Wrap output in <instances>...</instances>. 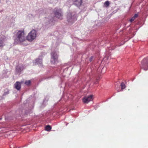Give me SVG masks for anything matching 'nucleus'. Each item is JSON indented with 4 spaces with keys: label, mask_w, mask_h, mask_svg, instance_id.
<instances>
[{
    "label": "nucleus",
    "mask_w": 148,
    "mask_h": 148,
    "mask_svg": "<svg viewBox=\"0 0 148 148\" xmlns=\"http://www.w3.org/2000/svg\"><path fill=\"white\" fill-rule=\"evenodd\" d=\"M14 37V40L15 42L21 43L25 41L26 40V38L24 29L17 30Z\"/></svg>",
    "instance_id": "1"
},
{
    "label": "nucleus",
    "mask_w": 148,
    "mask_h": 148,
    "mask_svg": "<svg viewBox=\"0 0 148 148\" xmlns=\"http://www.w3.org/2000/svg\"><path fill=\"white\" fill-rule=\"evenodd\" d=\"M36 37V32L34 29H33L28 34L26 39L29 41L31 42L34 40Z\"/></svg>",
    "instance_id": "2"
},
{
    "label": "nucleus",
    "mask_w": 148,
    "mask_h": 148,
    "mask_svg": "<svg viewBox=\"0 0 148 148\" xmlns=\"http://www.w3.org/2000/svg\"><path fill=\"white\" fill-rule=\"evenodd\" d=\"M141 67L145 70H148V58H145L142 61Z\"/></svg>",
    "instance_id": "3"
},
{
    "label": "nucleus",
    "mask_w": 148,
    "mask_h": 148,
    "mask_svg": "<svg viewBox=\"0 0 148 148\" xmlns=\"http://www.w3.org/2000/svg\"><path fill=\"white\" fill-rule=\"evenodd\" d=\"M53 12L57 18L60 19H62L63 15L61 9H55L54 10Z\"/></svg>",
    "instance_id": "4"
},
{
    "label": "nucleus",
    "mask_w": 148,
    "mask_h": 148,
    "mask_svg": "<svg viewBox=\"0 0 148 148\" xmlns=\"http://www.w3.org/2000/svg\"><path fill=\"white\" fill-rule=\"evenodd\" d=\"M51 62L52 63L54 64L58 62V56L55 52H52L51 54Z\"/></svg>",
    "instance_id": "5"
},
{
    "label": "nucleus",
    "mask_w": 148,
    "mask_h": 148,
    "mask_svg": "<svg viewBox=\"0 0 148 148\" xmlns=\"http://www.w3.org/2000/svg\"><path fill=\"white\" fill-rule=\"evenodd\" d=\"M82 100L84 103H88L89 101L92 100V95H90L88 96L82 98Z\"/></svg>",
    "instance_id": "6"
},
{
    "label": "nucleus",
    "mask_w": 148,
    "mask_h": 148,
    "mask_svg": "<svg viewBox=\"0 0 148 148\" xmlns=\"http://www.w3.org/2000/svg\"><path fill=\"white\" fill-rule=\"evenodd\" d=\"M76 16L74 15L72 16L71 14H69L68 15L67 20L68 22H73L75 20Z\"/></svg>",
    "instance_id": "7"
},
{
    "label": "nucleus",
    "mask_w": 148,
    "mask_h": 148,
    "mask_svg": "<svg viewBox=\"0 0 148 148\" xmlns=\"http://www.w3.org/2000/svg\"><path fill=\"white\" fill-rule=\"evenodd\" d=\"M14 88L17 90H20L21 88V83L16 82L14 84Z\"/></svg>",
    "instance_id": "8"
},
{
    "label": "nucleus",
    "mask_w": 148,
    "mask_h": 148,
    "mask_svg": "<svg viewBox=\"0 0 148 148\" xmlns=\"http://www.w3.org/2000/svg\"><path fill=\"white\" fill-rule=\"evenodd\" d=\"M82 3V0H75L74 4L77 6H78L81 5Z\"/></svg>",
    "instance_id": "9"
},
{
    "label": "nucleus",
    "mask_w": 148,
    "mask_h": 148,
    "mask_svg": "<svg viewBox=\"0 0 148 148\" xmlns=\"http://www.w3.org/2000/svg\"><path fill=\"white\" fill-rule=\"evenodd\" d=\"M138 15L137 14H135L134 16L130 19V21L131 22H132L134 21V20L138 17Z\"/></svg>",
    "instance_id": "10"
},
{
    "label": "nucleus",
    "mask_w": 148,
    "mask_h": 148,
    "mask_svg": "<svg viewBox=\"0 0 148 148\" xmlns=\"http://www.w3.org/2000/svg\"><path fill=\"white\" fill-rule=\"evenodd\" d=\"M36 62L37 64H41L42 63V60L40 59H37L36 60Z\"/></svg>",
    "instance_id": "11"
},
{
    "label": "nucleus",
    "mask_w": 148,
    "mask_h": 148,
    "mask_svg": "<svg viewBox=\"0 0 148 148\" xmlns=\"http://www.w3.org/2000/svg\"><path fill=\"white\" fill-rule=\"evenodd\" d=\"M121 89L122 90L124 89L126 87V86L124 82H122L121 83Z\"/></svg>",
    "instance_id": "12"
},
{
    "label": "nucleus",
    "mask_w": 148,
    "mask_h": 148,
    "mask_svg": "<svg viewBox=\"0 0 148 148\" xmlns=\"http://www.w3.org/2000/svg\"><path fill=\"white\" fill-rule=\"evenodd\" d=\"M110 4V2L108 1H106L104 3V5L105 6L108 7Z\"/></svg>",
    "instance_id": "13"
},
{
    "label": "nucleus",
    "mask_w": 148,
    "mask_h": 148,
    "mask_svg": "<svg viewBox=\"0 0 148 148\" xmlns=\"http://www.w3.org/2000/svg\"><path fill=\"white\" fill-rule=\"evenodd\" d=\"M51 128V127L49 125L45 127V130L47 131H49Z\"/></svg>",
    "instance_id": "14"
},
{
    "label": "nucleus",
    "mask_w": 148,
    "mask_h": 148,
    "mask_svg": "<svg viewBox=\"0 0 148 148\" xmlns=\"http://www.w3.org/2000/svg\"><path fill=\"white\" fill-rule=\"evenodd\" d=\"M4 45L3 41L0 39V47H3Z\"/></svg>",
    "instance_id": "15"
},
{
    "label": "nucleus",
    "mask_w": 148,
    "mask_h": 148,
    "mask_svg": "<svg viewBox=\"0 0 148 148\" xmlns=\"http://www.w3.org/2000/svg\"><path fill=\"white\" fill-rule=\"evenodd\" d=\"M25 83L27 85H29L31 83V81L29 80L28 81H26L25 82Z\"/></svg>",
    "instance_id": "16"
},
{
    "label": "nucleus",
    "mask_w": 148,
    "mask_h": 148,
    "mask_svg": "<svg viewBox=\"0 0 148 148\" xmlns=\"http://www.w3.org/2000/svg\"><path fill=\"white\" fill-rule=\"evenodd\" d=\"M93 58V57L92 56L91 57L89 60L90 62H91L92 61Z\"/></svg>",
    "instance_id": "17"
},
{
    "label": "nucleus",
    "mask_w": 148,
    "mask_h": 148,
    "mask_svg": "<svg viewBox=\"0 0 148 148\" xmlns=\"http://www.w3.org/2000/svg\"><path fill=\"white\" fill-rule=\"evenodd\" d=\"M23 69H21V68H19V69H18V71L19 72H21L22 70Z\"/></svg>",
    "instance_id": "18"
},
{
    "label": "nucleus",
    "mask_w": 148,
    "mask_h": 148,
    "mask_svg": "<svg viewBox=\"0 0 148 148\" xmlns=\"http://www.w3.org/2000/svg\"><path fill=\"white\" fill-rule=\"evenodd\" d=\"M16 69H17V70H18V68H17Z\"/></svg>",
    "instance_id": "19"
},
{
    "label": "nucleus",
    "mask_w": 148,
    "mask_h": 148,
    "mask_svg": "<svg viewBox=\"0 0 148 148\" xmlns=\"http://www.w3.org/2000/svg\"><path fill=\"white\" fill-rule=\"evenodd\" d=\"M104 69V68H103L102 69V70H103V69Z\"/></svg>",
    "instance_id": "20"
},
{
    "label": "nucleus",
    "mask_w": 148,
    "mask_h": 148,
    "mask_svg": "<svg viewBox=\"0 0 148 148\" xmlns=\"http://www.w3.org/2000/svg\"><path fill=\"white\" fill-rule=\"evenodd\" d=\"M1 118H0V120H1Z\"/></svg>",
    "instance_id": "21"
}]
</instances>
